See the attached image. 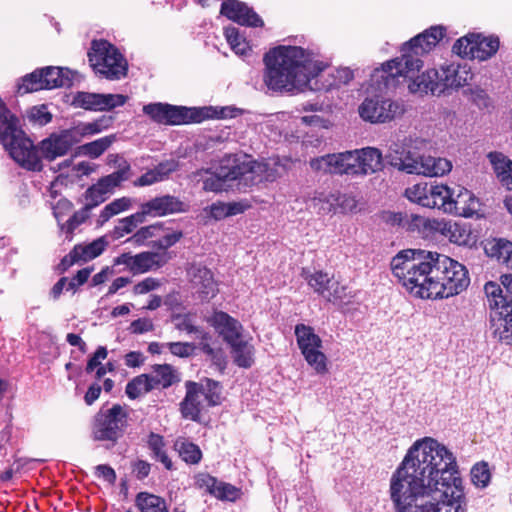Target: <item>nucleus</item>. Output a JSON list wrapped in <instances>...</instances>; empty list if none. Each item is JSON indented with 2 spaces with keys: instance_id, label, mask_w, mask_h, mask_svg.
<instances>
[{
  "instance_id": "nucleus-1",
  "label": "nucleus",
  "mask_w": 512,
  "mask_h": 512,
  "mask_svg": "<svg viewBox=\"0 0 512 512\" xmlns=\"http://www.w3.org/2000/svg\"><path fill=\"white\" fill-rule=\"evenodd\" d=\"M395 512H464L462 479L454 454L431 437L416 440L392 473Z\"/></svg>"
},
{
  "instance_id": "nucleus-2",
  "label": "nucleus",
  "mask_w": 512,
  "mask_h": 512,
  "mask_svg": "<svg viewBox=\"0 0 512 512\" xmlns=\"http://www.w3.org/2000/svg\"><path fill=\"white\" fill-rule=\"evenodd\" d=\"M263 81L276 92L292 91L316 77L322 63H313L311 55L300 46L279 45L264 54Z\"/></svg>"
},
{
  "instance_id": "nucleus-3",
  "label": "nucleus",
  "mask_w": 512,
  "mask_h": 512,
  "mask_svg": "<svg viewBox=\"0 0 512 512\" xmlns=\"http://www.w3.org/2000/svg\"><path fill=\"white\" fill-rule=\"evenodd\" d=\"M420 69L411 73L410 76L405 73L393 75L396 68L388 71L383 63L380 68L373 71L371 81L377 86L378 90H389L399 84V78H403V81H408V89L413 94L440 96L451 89L468 85L469 80L472 79L470 71L466 70L465 67L455 66L454 64L441 66L439 70L427 69L418 75Z\"/></svg>"
},
{
  "instance_id": "nucleus-4",
  "label": "nucleus",
  "mask_w": 512,
  "mask_h": 512,
  "mask_svg": "<svg viewBox=\"0 0 512 512\" xmlns=\"http://www.w3.org/2000/svg\"><path fill=\"white\" fill-rule=\"evenodd\" d=\"M439 253L421 249L400 251L391 260V270L406 288L436 287Z\"/></svg>"
},
{
  "instance_id": "nucleus-5",
  "label": "nucleus",
  "mask_w": 512,
  "mask_h": 512,
  "mask_svg": "<svg viewBox=\"0 0 512 512\" xmlns=\"http://www.w3.org/2000/svg\"><path fill=\"white\" fill-rule=\"evenodd\" d=\"M311 166L325 173L349 176L374 174L384 167L382 153L375 147L328 154L312 161Z\"/></svg>"
},
{
  "instance_id": "nucleus-6",
  "label": "nucleus",
  "mask_w": 512,
  "mask_h": 512,
  "mask_svg": "<svg viewBox=\"0 0 512 512\" xmlns=\"http://www.w3.org/2000/svg\"><path fill=\"white\" fill-rule=\"evenodd\" d=\"M0 143L9 156L23 169L41 172L43 163L33 141L22 130L15 114L0 118Z\"/></svg>"
},
{
  "instance_id": "nucleus-7",
  "label": "nucleus",
  "mask_w": 512,
  "mask_h": 512,
  "mask_svg": "<svg viewBox=\"0 0 512 512\" xmlns=\"http://www.w3.org/2000/svg\"><path fill=\"white\" fill-rule=\"evenodd\" d=\"M446 35L445 27L441 25L431 26L422 33L411 38L401 46V56L386 61L384 67L391 71L396 68L394 75L405 73L410 76L423 67L421 57L428 54Z\"/></svg>"
},
{
  "instance_id": "nucleus-8",
  "label": "nucleus",
  "mask_w": 512,
  "mask_h": 512,
  "mask_svg": "<svg viewBox=\"0 0 512 512\" xmlns=\"http://www.w3.org/2000/svg\"><path fill=\"white\" fill-rule=\"evenodd\" d=\"M229 108L222 107L219 110L212 107L187 108L174 106L168 103H150L143 106V113L152 121L164 125H182L188 123H200L209 118H226Z\"/></svg>"
},
{
  "instance_id": "nucleus-9",
  "label": "nucleus",
  "mask_w": 512,
  "mask_h": 512,
  "mask_svg": "<svg viewBox=\"0 0 512 512\" xmlns=\"http://www.w3.org/2000/svg\"><path fill=\"white\" fill-rule=\"evenodd\" d=\"M87 56L90 66L98 77L115 81L127 76L128 62L126 58L108 40H93Z\"/></svg>"
},
{
  "instance_id": "nucleus-10",
  "label": "nucleus",
  "mask_w": 512,
  "mask_h": 512,
  "mask_svg": "<svg viewBox=\"0 0 512 512\" xmlns=\"http://www.w3.org/2000/svg\"><path fill=\"white\" fill-rule=\"evenodd\" d=\"M399 224L424 239L434 238L439 234L449 237L451 242L457 244L465 243L461 227L457 223H451L443 219L426 218L416 214H405L404 216L400 214Z\"/></svg>"
},
{
  "instance_id": "nucleus-11",
  "label": "nucleus",
  "mask_w": 512,
  "mask_h": 512,
  "mask_svg": "<svg viewBox=\"0 0 512 512\" xmlns=\"http://www.w3.org/2000/svg\"><path fill=\"white\" fill-rule=\"evenodd\" d=\"M128 419L127 409L120 404H114L108 409H100L92 422L93 439L115 444L125 434L129 425Z\"/></svg>"
},
{
  "instance_id": "nucleus-12",
  "label": "nucleus",
  "mask_w": 512,
  "mask_h": 512,
  "mask_svg": "<svg viewBox=\"0 0 512 512\" xmlns=\"http://www.w3.org/2000/svg\"><path fill=\"white\" fill-rule=\"evenodd\" d=\"M295 336L298 348L307 364L320 375L328 372V358L322 351L323 341L314 328L300 323L295 326Z\"/></svg>"
},
{
  "instance_id": "nucleus-13",
  "label": "nucleus",
  "mask_w": 512,
  "mask_h": 512,
  "mask_svg": "<svg viewBox=\"0 0 512 512\" xmlns=\"http://www.w3.org/2000/svg\"><path fill=\"white\" fill-rule=\"evenodd\" d=\"M500 47L499 37L483 33H468L456 40L452 51L462 58L486 61L492 58Z\"/></svg>"
},
{
  "instance_id": "nucleus-14",
  "label": "nucleus",
  "mask_w": 512,
  "mask_h": 512,
  "mask_svg": "<svg viewBox=\"0 0 512 512\" xmlns=\"http://www.w3.org/2000/svg\"><path fill=\"white\" fill-rule=\"evenodd\" d=\"M360 117L370 123H386L404 114V105L391 99L365 98L358 108Z\"/></svg>"
},
{
  "instance_id": "nucleus-15",
  "label": "nucleus",
  "mask_w": 512,
  "mask_h": 512,
  "mask_svg": "<svg viewBox=\"0 0 512 512\" xmlns=\"http://www.w3.org/2000/svg\"><path fill=\"white\" fill-rule=\"evenodd\" d=\"M267 170V166L256 160H247V156L226 154L219 163L216 172L227 181H234L250 174Z\"/></svg>"
},
{
  "instance_id": "nucleus-16",
  "label": "nucleus",
  "mask_w": 512,
  "mask_h": 512,
  "mask_svg": "<svg viewBox=\"0 0 512 512\" xmlns=\"http://www.w3.org/2000/svg\"><path fill=\"white\" fill-rule=\"evenodd\" d=\"M438 275L436 279V287L440 288H468L470 277L467 268L447 257L439 254L437 261Z\"/></svg>"
},
{
  "instance_id": "nucleus-17",
  "label": "nucleus",
  "mask_w": 512,
  "mask_h": 512,
  "mask_svg": "<svg viewBox=\"0 0 512 512\" xmlns=\"http://www.w3.org/2000/svg\"><path fill=\"white\" fill-rule=\"evenodd\" d=\"M195 486L205 493L223 502H236L241 499L242 489L231 483L218 480L209 473H199L195 476Z\"/></svg>"
},
{
  "instance_id": "nucleus-18",
  "label": "nucleus",
  "mask_w": 512,
  "mask_h": 512,
  "mask_svg": "<svg viewBox=\"0 0 512 512\" xmlns=\"http://www.w3.org/2000/svg\"><path fill=\"white\" fill-rule=\"evenodd\" d=\"M220 14L241 26L254 28L264 26V21L254 9L239 0H224Z\"/></svg>"
},
{
  "instance_id": "nucleus-19",
  "label": "nucleus",
  "mask_w": 512,
  "mask_h": 512,
  "mask_svg": "<svg viewBox=\"0 0 512 512\" xmlns=\"http://www.w3.org/2000/svg\"><path fill=\"white\" fill-rule=\"evenodd\" d=\"M77 142L71 130H63L60 133H52L39 143L41 156L51 162L58 157L66 155Z\"/></svg>"
},
{
  "instance_id": "nucleus-20",
  "label": "nucleus",
  "mask_w": 512,
  "mask_h": 512,
  "mask_svg": "<svg viewBox=\"0 0 512 512\" xmlns=\"http://www.w3.org/2000/svg\"><path fill=\"white\" fill-rule=\"evenodd\" d=\"M185 396L179 404V411L184 419L199 422L203 410V383L187 380L184 384Z\"/></svg>"
},
{
  "instance_id": "nucleus-21",
  "label": "nucleus",
  "mask_w": 512,
  "mask_h": 512,
  "mask_svg": "<svg viewBox=\"0 0 512 512\" xmlns=\"http://www.w3.org/2000/svg\"><path fill=\"white\" fill-rule=\"evenodd\" d=\"M210 322L227 344L242 337V325L237 319L226 312L215 311L211 316Z\"/></svg>"
},
{
  "instance_id": "nucleus-22",
  "label": "nucleus",
  "mask_w": 512,
  "mask_h": 512,
  "mask_svg": "<svg viewBox=\"0 0 512 512\" xmlns=\"http://www.w3.org/2000/svg\"><path fill=\"white\" fill-rule=\"evenodd\" d=\"M161 256L158 253L142 252L137 255L124 253L116 260L117 264H124L135 273H144L154 267H159Z\"/></svg>"
},
{
  "instance_id": "nucleus-23",
  "label": "nucleus",
  "mask_w": 512,
  "mask_h": 512,
  "mask_svg": "<svg viewBox=\"0 0 512 512\" xmlns=\"http://www.w3.org/2000/svg\"><path fill=\"white\" fill-rule=\"evenodd\" d=\"M146 204L148 205L152 217H162L168 214L187 211V205L173 195L155 197L147 201Z\"/></svg>"
},
{
  "instance_id": "nucleus-24",
  "label": "nucleus",
  "mask_w": 512,
  "mask_h": 512,
  "mask_svg": "<svg viewBox=\"0 0 512 512\" xmlns=\"http://www.w3.org/2000/svg\"><path fill=\"white\" fill-rule=\"evenodd\" d=\"M179 168V162L175 159H169L160 162L153 169L148 170L142 174L135 182L138 186H149L154 183L163 181L169 177V175Z\"/></svg>"
},
{
  "instance_id": "nucleus-25",
  "label": "nucleus",
  "mask_w": 512,
  "mask_h": 512,
  "mask_svg": "<svg viewBox=\"0 0 512 512\" xmlns=\"http://www.w3.org/2000/svg\"><path fill=\"white\" fill-rule=\"evenodd\" d=\"M484 252L489 258L507 266L512 259V242L505 238L486 240Z\"/></svg>"
},
{
  "instance_id": "nucleus-26",
  "label": "nucleus",
  "mask_w": 512,
  "mask_h": 512,
  "mask_svg": "<svg viewBox=\"0 0 512 512\" xmlns=\"http://www.w3.org/2000/svg\"><path fill=\"white\" fill-rule=\"evenodd\" d=\"M44 88L47 90L70 87L72 85V78L69 76V70L60 67L47 66L41 68Z\"/></svg>"
},
{
  "instance_id": "nucleus-27",
  "label": "nucleus",
  "mask_w": 512,
  "mask_h": 512,
  "mask_svg": "<svg viewBox=\"0 0 512 512\" xmlns=\"http://www.w3.org/2000/svg\"><path fill=\"white\" fill-rule=\"evenodd\" d=\"M452 191L446 185L431 184L429 190V206L427 208H437L443 212H455L456 206H451Z\"/></svg>"
},
{
  "instance_id": "nucleus-28",
  "label": "nucleus",
  "mask_w": 512,
  "mask_h": 512,
  "mask_svg": "<svg viewBox=\"0 0 512 512\" xmlns=\"http://www.w3.org/2000/svg\"><path fill=\"white\" fill-rule=\"evenodd\" d=\"M134 502L140 512H169L168 504L163 497L147 491L137 493Z\"/></svg>"
},
{
  "instance_id": "nucleus-29",
  "label": "nucleus",
  "mask_w": 512,
  "mask_h": 512,
  "mask_svg": "<svg viewBox=\"0 0 512 512\" xmlns=\"http://www.w3.org/2000/svg\"><path fill=\"white\" fill-rule=\"evenodd\" d=\"M234 363L241 368H250L254 363V347L242 337L229 344Z\"/></svg>"
},
{
  "instance_id": "nucleus-30",
  "label": "nucleus",
  "mask_w": 512,
  "mask_h": 512,
  "mask_svg": "<svg viewBox=\"0 0 512 512\" xmlns=\"http://www.w3.org/2000/svg\"><path fill=\"white\" fill-rule=\"evenodd\" d=\"M488 159L500 183L509 186L512 183V161L497 151L490 152Z\"/></svg>"
},
{
  "instance_id": "nucleus-31",
  "label": "nucleus",
  "mask_w": 512,
  "mask_h": 512,
  "mask_svg": "<svg viewBox=\"0 0 512 512\" xmlns=\"http://www.w3.org/2000/svg\"><path fill=\"white\" fill-rule=\"evenodd\" d=\"M423 155H419L416 151L404 149L400 153V156L389 155L390 164L401 171L408 174H418L421 169L420 160Z\"/></svg>"
},
{
  "instance_id": "nucleus-32",
  "label": "nucleus",
  "mask_w": 512,
  "mask_h": 512,
  "mask_svg": "<svg viewBox=\"0 0 512 512\" xmlns=\"http://www.w3.org/2000/svg\"><path fill=\"white\" fill-rule=\"evenodd\" d=\"M187 277L194 288H212L216 284L213 272L201 264H191L187 268Z\"/></svg>"
},
{
  "instance_id": "nucleus-33",
  "label": "nucleus",
  "mask_w": 512,
  "mask_h": 512,
  "mask_svg": "<svg viewBox=\"0 0 512 512\" xmlns=\"http://www.w3.org/2000/svg\"><path fill=\"white\" fill-rule=\"evenodd\" d=\"M421 169L418 174L429 177L443 176L452 169V164L445 158H436L432 156H422L420 160Z\"/></svg>"
},
{
  "instance_id": "nucleus-34",
  "label": "nucleus",
  "mask_w": 512,
  "mask_h": 512,
  "mask_svg": "<svg viewBox=\"0 0 512 512\" xmlns=\"http://www.w3.org/2000/svg\"><path fill=\"white\" fill-rule=\"evenodd\" d=\"M174 449L186 464L197 465L202 460L203 454L200 447L186 438H178L174 443Z\"/></svg>"
},
{
  "instance_id": "nucleus-35",
  "label": "nucleus",
  "mask_w": 512,
  "mask_h": 512,
  "mask_svg": "<svg viewBox=\"0 0 512 512\" xmlns=\"http://www.w3.org/2000/svg\"><path fill=\"white\" fill-rule=\"evenodd\" d=\"M108 242L104 236L99 237L88 244H77L73 247V255H77L80 261H89L101 255Z\"/></svg>"
},
{
  "instance_id": "nucleus-36",
  "label": "nucleus",
  "mask_w": 512,
  "mask_h": 512,
  "mask_svg": "<svg viewBox=\"0 0 512 512\" xmlns=\"http://www.w3.org/2000/svg\"><path fill=\"white\" fill-rule=\"evenodd\" d=\"M147 445L156 461L161 462L167 470H173V462L165 450L166 444L162 435L150 432L147 439Z\"/></svg>"
},
{
  "instance_id": "nucleus-37",
  "label": "nucleus",
  "mask_w": 512,
  "mask_h": 512,
  "mask_svg": "<svg viewBox=\"0 0 512 512\" xmlns=\"http://www.w3.org/2000/svg\"><path fill=\"white\" fill-rule=\"evenodd\" d=\"M193 176L203 180V190L206 192L219 193L226 190V182L216 171L201 168L193 172Z\"/></svg>"
},
{
  "instance_id": "nucleus-38",
  "label": "nucleus",
  "mask_w": 512,
  "mask_h": 512,
  "mask_svg": "<svg viewBox=\"0 0 512 512\" xmlns=\"http://www.w3.org/2000/svg\"><path fill=\"white\" fill-rule=\"evenodd\" d=\"M199 383H203V399L208 407H215L222 404V384L212 378L204 377Z\"/></svg>"
},
{
  "instance_id": "nucleus-39",
  "label": "nucleus",
  "mask_w": 512,
  "mask_h": 512,
  "mask_svg": "<svg viewBox=\"0 0 512 512\" xmlns=\"http://www.w3.org/2000/svg\"><path fill=\"white\" fill-rule=\"evenodd\" d=\"M211 340H201L198 347L211 361L220 373H224L227 366L226 355L221 347L213 348L210 344Z\"/></svg>"
},
{
  "instance_id": "nucleus-40",
  "label": "nucleus",
  "mask_w": 512,
  "mask_h": 512,
  "mask_svg": "<svg viewBox=\"0 0 512 512\" xmlns=\"http://www.w3.org/2000/svg\"><path fill=\"white\" fill-rule=\"evenodd\" d=\"M42 77L41 68L26 74L21 78V82L17 85V93L24 95L45 89Z\"/></svg>"
},
{
  "instance_id": "nucleus-41",
  "label": "nucleus",
  "mask_w": 512,
  "mask_h": 512,
  "mask_svg": "<svg viewBox=\"0 0 512 512\" xmlns=\"http://www.w3.org/2000/svg\"><path fill=\"white\" fill-rule=\"evenodd\" d=\"M430 186L431 184L426 182L416 183L406 188L404 195L409 201L427 208L429 206Z\"/></svg>"
},
{
  "instance_id": "nucleus-42",
  "label": "nucleus",
  "mask_w": 512,
  "mask_h": 512,
  "mask_svg": "<svg viewBox=\"0 0 512 512\" xmlns=\"http://www.w3.org/2000/svg\"><path fill=\"white\" fill-rule=\"evenodd\" d=\"M152 372L161 383L162 389H167L179 381L176 370L170 364H155L152 366Z\"/></svg>"
},
{
  "instance_id": "nucleus-43",
  "label": "nucleus",
  "mask_w": 512,
  "mask_h": 512,
  "mask_svg": "<svg viewBox=\"0 0 512 512\" xmlns=\"http://www.w3.org/2000/svg\"><path fill=\"white\" fill-rule=\"evenodd\" d=\"M130 165L124 162L118 170L106 175L98 180L100 185L109 193L114 187L119 186L123 181L129 178Z\"/></svg>"
},
{
  "instance_id": "nucleus-44",
  "label": "nucleus",
  "mask_w": 512,
  "mask_h": 512,
  "mask_svg": "<svg viewBox=\"0 0 512 512\" xmlns=\"http://www.w3.org/2000/svg\"><path fill=\"white\" fill-rule=\"evenodd\" d=\"M131 206V200L127 197H122L113 200L109 204H107L102 211L100 212L98 222L99 224H104L111 217L128 210Z\"/></svg>"
},
{
  "instance_id": "nucleus-45",
  "label": "nucleus",
  "mask_w": 512,
  "mask_h": 512,
  "mask_svg": "<svg viewBox=\"0 0 512 512\" xmlns=\"http://www.w3.org/2000/svg\"><path fill=\"white\" fill-rule=\"evenodd\" d=\"M471 481L478 488H485L491 481L489 464L485 461L475 463L470 471Z\"/></svg>"
},
{
  "instance_id": "nucleus-46",
  "label": "nucleus",
  "mask_w": 512,
  "mask_h": 512,
  "mask_svg": "<svg viewBox=\"0 0 512 512\" xmlns=\"http://www.w3.org/2000/svg\"><path fill=\"white\" fill-rule=\"evenodd\" d=\"M224 35L231 49L239 55H245L250 49L249 43L243 38L238 28L229 26L224 30Z\"/></svg>"
},
{
  "instance_id": "nucleus-47",
  "label": "nucleus",
  "mask_w": 512,
  "mask_h": 512,
  "mask_svg": "<svg viewBox=\"0 0 512 512\" xmlns=\"http://www.w3.org/2000/svg\"><path fill=\"white\" fill-rule=\"evenodd\" d=\"M72 104L85 110L100 111V94L83 91L77 92L73 97Z\"/></svg>"
},
{
  "instance_id": "nucleus-48",
  "label": "nucleus",
  "mask_w": 512,
  "mask_h": 512,
  "mask_svg": "<svg viewBox=\"0 0 512 512\" xmlns=\"http://www.w3.org/2000/svg\"><path fill=\"white\" fill-rule=\"evenodd\" d=\"M116 140L115 135H108L90 143H86L83 148L85 153L91 158L100 157Z\"/></svg>"
},
{
  "instance_id": "nucleus-49",
  "label": "nucleus",
  "mask_w": 512,
  "mask_h": 512,
  "mask_svg": "<svg viewBox=\"0 0 512 512\" xmlns=\"http://www.w3.org/2000/svg\"><path fill=\"white\" fill-rule=\"evenodd\" d=\"M107 191L100 185L99 182L91 185L84 193L85 205L87 209L92 210L99 206L107 199Z\"/></svg>"
},
{
  "instance_id": "nucleus-50",
  "label": "nucleus",
  "mask_w": 512,
  "mask_h": 512,
  "mask_svg": "<svg viewBox=\"0 0 512 512\" xmlns=\"http://www.w3.org/2000/svg\"><path fill=\"white\" fill-rule=\"evenodd\" d=\"M160 232H164V235L152 244L153 248L159 250H167L183 238V232L181 230H172L164 225Z\"/></svg>"
},
{
  "instance_id": "nucleus-51",
  "label": "nucleus",
  "mask_w": 512,
  "mask_h": 512,
  "mask_svg": "<svg viewBox=\"0 0 512 512\" xmlns=\"http://www.w3.org/2000/svg\"><path fill=\"white\" fill-rule=\"evenodd\" d=\"M472 200V195L469 191L465 190L464 192H460L457 197L451 196V206L455 205V212H447L448 214L469 217L473 214L474 210L467 206V201Z\"/></svg>"
},
{
  "instance_id": "nucleus-52",
  "label": "nucleus",
  "mask_w": 512,
  "mask_h": 512,
  "mask_svg": "<svg viewBox=\"0 0 512 512\" xmlns=\"http://www.w3.org/2000/svg\"><path fill=\"white\" fill-rule=\"evenodd\" d=\"M176 328L180 331H185L188 334H195L199 341L212 340L211 334L205 331L202 327L194 325L188 315H185L179 319V322L176 324Z\"/></svg>"
},
{
  "instance_id": "nucleus-53",
  "label": "nucleus",
  "mask_w": 512,
  "mask_h": 512,
  "mask_svg": "<svg viewBox=\"0 0 512 512\" xmlns=\"http://www.w3.org/2000/svg\"><path fill=\"white\" fill-rule=\"evenodd\" d=\"M321 296L327 299V301L333 303L339 309L343 310L347 305L351 303V298L354 296L347 295L346 290H317Z\"/></svg>"
},
{
  "instance_id": "nucleus-54",
  "label": "nucleus",
  "mask_w": 512,
  "mask_h": 512,
  "mask_svg": "<svg viewBox=\"0 0 512 512\" xmlns=\"http://www.w3.org/2000/svg\"><path fill=\"white\" fill-rule=\"evenodd\" d=\"M302 276L311 288H327L332 280L328 273L321 270L310 273L306 268H303Z\"/></svg>"
},
{
  "instance_id": "nucleus-55",
  "label": "nucleus",
  "mask_w": 512,
  "mask_h": 512,
  "mask_svg": "<svg viewBox=\"0 0 512 512\" xmlns=\"http://www.w3.org/2000/svg\"><path fill=\"white\" fill-rule=\"evenodd\" d=\"M90 211L86 206H83L79 211L74 212L66 223L61 225V230L72 236L75 229L89 218Z\"/></svg>"
},
{
  "instance_id": "nucleus-56",
  "label": "nucleus",
  "mask_w": 512,
  "mask_h": 512,
  "mask_svg": "<svg viewBox=\"0 0 512 512\" xmlns=\"http://www.w3.org/2000/svg\"><path fill=\"white\" fill-rule=\"evenodd\" d=\"M163 229V223L157 222L152 225H148L145 227H141L139 230L134 233V235L130 238L134 243L141 245L146 240L159 235L160 230Z\"/></svg>"
},
{
  "instance_id": "nucleus-57",
  "label": "nucleus",
  "mask_w": 512,
  "mask_h": 512,
  "mask_svg": "<svg viewBox=\"0 0 512 512\" xmlns=\"http://www.w3.org/2000/svg\"><path fill=\"white\" fill-rule=\"evenodd\" d=\"M114 121V117L111 115H102L93 122L86 123L83 125V134H96L107 128H109Z\"/></svg>"
},
{
  "instance_id": "nucleus-58",
  "label": "nucleus",
  "mask_w": 512,
  "mask_h": 512,
  "mask_svg": "<svg viewBox=\"0 0 512 512\" xmlns=\"http://www.w3.org/2000/svg\"><path fill=\"white\" fill-rule=\"evenodd\" d=\"M128 97L122 94H100V111H109L123 106Z\"/></svg>"
},
{
  "instance_id": "nucleus-59",
  "label": "nucleus",
  "mask_w": 512,
  "mask_h": 512,
  "mask_svg": "<svg viewBox=\"0 0 512 512\" xmlns=\"http://www.w3.org/2000/svg\"><path fill=\"white\" fill-rule=\"evenodd\" d=\"M167 347L171 354L181 358H187L194 354L198 345L196 346L194 343L189 342H169L167 343Z\"/></svg>"
},
{
  "instance_id": "nucleus-60",
  "label": "nucleus",
  "mask_w": 512,
  "mask_h": 512,
  "mask_svg": "<svg viewBox=\"0 0 512 512\" xmlns=\"http://www.w3.org/2000/svg\"><path fill=\"white\" fill-rule=\"evenodd\" d=\"M125 392L128 398L132 400L137 399L143 393H147L145 379H143L142 374L134 377L127 383Z\"/></svg>"
},
{
  "instance_id": "nucleus-61",
  "label": "nucleus",
  "mask_w": 512,
  "mask_h": 512,
  "mask_svg": "<svg viewBox=\"0 0 512 512\" xmlns=\"http://www.w3.org/2000/svg\"><path fill=\"white\" fill-rule=\"evenodd\" d=\"M461 290H438L435 294L431 290H409L410 294L420 299H443L458 295Z\"/></svg>"
},
{
  "instance_id": "nucleus-62",
  "label": "nucleus",
  "mask_w": 512,
  "mask_h": 512,
  "mask_svg": "<svg viewBox=\"0 0 512 512\" xmlns=\"http://www.w3.org/2000/svg\"><path fill=\"white\" fill-rule=\"evenodd\" d=\"M29 117L41 126L48 124L52 120V114L48 111L46 105L34 106L30 111Z\"/></svg>"
},
{
  "instance_id": "nucleus-63",
  "label": "nucleus",
  "mask_w": 512,
  "mask_h": 512,
  "mask_svg": "<svg viewBox=\"0 0 512 512\" xmlns=\"http://www.w3.org/2000/svg\"><path fill=\"white\" fill-rule=\"evenodd\" d=\"M135 228L136 226L133 224L129 216L122 218L118 221V224L113 229V237L115 239L122 238L126 234L131 233Z\"/></svg>"
},
{
  "instance_id": "nucleus-64",
  "label": "nucleus",
  "mask_w": 512,
  "mask_h": 512,
  "mask_svg": "<svg viewBox=\"0 0 512 512\" xmlns=\"http://www.w3.org/2000/svg\"><path fill=\"white\" fill-rule=\"evenodd\" d=\"M108 351L106 347L99 346L96 351L93 353V355L89 358L87 365H86V372L91 373L96 368L100 366V360H104L107 358Z\"/></svg>"
}]
</instances>
